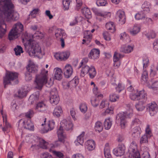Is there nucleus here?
Listing matches in <instances>:
<instances>
[{
  "instance_id": "nucleus-31",
  "label": "nucleus",
  "mask_w": 158,
  "mask_h": 158,
  "mask_svg": "<svg viewBox=\"0 0 158 158\" xmlns=\"http://www.w3.org/2000/svg\"><path fill=\"white\" fill-rule=\"evenodd\" d=\"M88 73L90 78H93L96 75L97 72L94 66H91L90 67Z\"/></svg>"
},
{
  "instance_id": "nucleus-21",
  "label": "nucleus",
  "mask_w": 158,
  "mask_h": 158,
  "mask_svg": "<svg viewBox=\"0 0 158 158\" xmlns=\"http://www.w3.org/2000/svg\"><path fill=\"white\" fill-rule=\"evenodd\" d=\"M24 127L26 129L31 131L34 130V127L33 123L31 122V119H28L25 120L23 122Z\"/></svg>"
},
{
  "instance_id": "nucleus-43",
  "label": "nucleus",
  "mask_w": 158,
  "mask_h": 158,
  "mask_svg": "<svg viewBox=\"0 0 158 158\" xmlns=\"http://www.w3.org/2000/svg\"><path fill=\"white\" fill-rule=\"evenodd\" d=\"M145 135H147L150 138L152 136V130L150 128V126L149 124H148L147 125L145 129Z\"/></svg>"
},
{
  "instance_id": "nucleus-52",
  "label": "nucleus",
  "mask_w": 158,
  "mask_h": 158,
  "mask_svg": "<svg viewBox=\"0 0 158 158\" xmlns=\"http://www.w3.org/2000/svg\"><path fill=\"white\" fill-rule=\"evenodd\" d=\"M3 121L4 127L2 128V130L4 131H6V129L10 127L11 126L9 123L7 122L6 118H4L3 117Z\"/></svg>"
},
{
  "instance_id": "nucleus-47",
  "label": "nucleus",
  "mask_w": 158,
  "mask_h": 158,
  "mask_svg": "<svg viewBox=\"0 0 158 158\" xmlns=\"http://www.w3.org/2000/svg\"><path fill=\"white\" fill-rule=\"evenodd\" d=\"M54 56L57 60H65L64 58L63 52L56 53L54 55Z\"/></svg>"
},
{
  "instance_id": "nucleus-27",
  "label": "nucleus",
  "mask_w": 158,
  "mask_h": 158,
  "mask_svg": "<svg viewBox=\"0 0 158 158\" xmlns=\"http://www.w3.org/2000/svg\"><path fill=\"white\" fill-rule=\"evenodd\" d=\"M85 132L83 131L77 137V139L75 142L76 145H78V144H79L82 145L83 144L84 142V136L85 135Z\"/></svg>"
},
{
  "instance_id": "nucleus-61",
  "label": "nucleus",
  "mask_w": 158,
  "mask_h": 158,
  "mask_svg": "<svg viewBox=\"0 0 158 158\" xmlns=\"http://www.w3.org/2000/svg\"><path fill=\"white\" fill-rule=\"evenodd\" d=\"M33 111L32 110H30L25 113V116L27 118L30 119V118L33 116Z\"/></svg>"
},
{
  "instance_id": "nucleus-38",
  "label": "nucleus",
  "mask_w": 158,
  "mask_h": 158,
  "mask_svg": "<svg viewBox=\"0 0 158 158\" xmlns=\"http://www.w3.org/2000/svg\"><path fill=\"white\" fill-rule=\"evenodd\" d=\"M145 13L141 11L136 14L135 16V19L138 20H142L145 18Z\"/></svg>"
},
{
  "instance_id": "nucleus-30",
  "label": "nucleus",
  "mask_w": 158,
  "mask_h": 158,
  "mask_svg": "<svg viewBox=\"0 0 158 158\" xmlns=\"http://www.w3.org/2000/svg\"><path fill=\"white\" fill-rule=\"evenodd\" d=\"M150 5L149 2L146 1L144 2L142 6L143 11L145 13L149 12L150 11Z\"/></svg>"
},
{
  "instance_id": "nucleus-53",
  "label": "nucleus",
  "mask_w": 158,
  "mask_h": 158,
  "mask_svg": "<svg viewBox=\"0 0 158 158\" xmlns=\"http://www.w3.org/2000/svg\"><path fill=\"white\" fill-rule=\"evenodd\" d=\"M109 103L107 101L103 100L100 104V107L101 108L108 107Z\"/></svg>"
},
{
  "instance_id": "nucleus-55",
  "label": "nucleus",
  "mask_w": 158,
  "mask_h": 158,
  "mask_svg": "<svg viewBox=\"0 0 158 158\" xmlns=\"http://www.w3.org/2000/svg\"><path fill=\"white\" fill-rule=\"evenodd\" d=\"M150 138L147 135L144 134L142 136L140 139V143L142 144L143 143H145L148 142V139Z\"/></svg>"
},
{
  "instance_id": "nucleus-2",
  "label": "nucleus",
  "mask_w": 158,
  "mask_h": 158,
  "mask_svg": "<svg viewBox=\"0 0 158 158\" xmlns=\"http://www.w3.org/2000/svg\"><path fill=\"white\" fill-rule=\"evenodd\" d=\"M126 111L125 113H119L116 117L117 121L119 122L122 129H124L127 126L126 118H131L133 115V108L132 105L128 103L126 105Z\"/></svg>"
},
{
  "instance_id": "nucleus-13",
  "label": "nucleus",
  "mask_w": 158,
  "mask_h": 158,
  "mask_svg": "<svg viewBox=\"0 0 158 158\" xmlns=\"http://www.w3.org/2000/svg\"><path fill=\"white\" fill-rule=\"evenodd\" d=\"M116 17L120 24L123 25L125 23L126 16L124 11L122 10H118L116 13Z\"/></svg>"
},
{
  "instance_id": "nucleus-35",
  "label": "nucleus",
  "mask_w": 158,
  "mask_h": 158,
  "mask_svg": "<svg viewBox=\"0 0 158 158\" xmlns=\"http://www.w3.org/2000/svg\"><path fill=\"white\" fill-rule=\"evenodd\" d=\"M112 122L110 118L105 119L104 123V125L106 129L109 130L112 124Z\"/></svg>"
},
{
  "instance_id": "nucleus-29",
  "label": "nucleus",
  "mask_w": 158,
  "mask_h": 158,
  "mask_svg": "<svg viewBox=\"0 0 158 158\" xmlns=\"http://www.w3.org/2000/svg\"><path fill=\"white\" fill-rule=\"evenodd\" d=\"M100 97L98 96L92 97L91 100V102L92 105L94 107H97L99 105Z\"/></svg>"
},
{
  "instance_id": "nucleus-50",
  "label": "nucleus",
  "mask_w": 158,
  "mask_h": 158,
  "mask_svg": "<svg viewBox=\"0 0 158 158\" xmlns=\"http://www.w3.org/2000/svg\"><path fill=\"white\" fill-rule=\"evenodd\" d=\"M96 3L98 6H105L107 4L106 0H97Z\"/></svg>"
},
{
  "instance_id": "nucleus-60",
  "label": "nucleus",
  "mask_w": 158,
  "mask_h": 158,
  "mask_svg": "<svg viewBox=\"0 0 158 158\" xmlns=\"http://www.w3.org/2000/svg\"><path fill=\"white\" fill-rule=\"evenodd\" d=\"M103 35L104 39L106 40L110 41V34L107 31H106L103 32Z\"/></svg>"
},
{
  "instance_id": "nucleus-24",
  "label": "nucleus",
  "mask_w": 158,
  "mask_h": 158,
  "mask_svg": "<svg viewBox=\"0 0 158 158\" xmlns=\"http://www.w3.org/2000/svg\"><path fill=\"white\" fill-rule=\"evenodd\" d=\"M147 100V97H146V99L145 102L141 101L140 100L139 101L138 103L135 105V108L137 110L139 111H141L143 110L145 108V103Z\"/></svg>"
},
{
  "instance_id": "nucleus-63",
  "label": "nucleus",
  "mask_w": 158,
  "mask_h": 158,
  "mask_svg": "<svg viewBox=\"0 0 158 158\" xmlns=\"http://www.w3.org/2000/svg\"><path fill=\"white\" fill-rule=\"evenodd\" d=\"M143 69L146 68L149 64V60L148 58L145 57L143 60Z\"/></svg>"
},
{
  "instance_id": "nucleus-14",
  "label": "nucleus",
  "mask_w": 158,
  "mask_h": 158,
  "mask_svg": "<svg viewBox=\"0 0 158 158\" xmlns=\"http://www.w3.org/2000/svg\"><path fill=\"white\" fill-rule=\"evenodd\" d=\"M92 38V35L89 31H86L84 32V39L83 40V44L88 45L90 42Z\"/></svg>"
},
{
  "instance_id": "nucleus-57",
  "label": "nucleus",
  "mask_w": 158,
  "mask_h": 158,
  "mask_svg": "<svg viewBox=\"0 0 158 158\" xmlns=\"http://www.w3.org/2000/svg\"><path fill=\"white\" fill-rule=\"evenodd\" d=\"M93 93L96 96H98L100 97V99H102L103 97V95L101 94H99L98 91V89L97 87H94L93 88Z\"/></svg>"
},
{
  "instance_id": "nucleus-17",
  "label": "nucleus",
  "mask_w": 158,
  "mask_h": 158,
  "mask_svg": "<svg viewBox=\"0 0 158 158\" xmlns=\"http://www.w3.org/2000/svg\"><path fill=\"white\" fill-rule=\"evenodd\" d=\"M47 108L46 104L43 101L39 102L37 104L35 107V110L39 112H44L45 111Z\"/></svg>"
},
{
  "instance_id": "nucleus-49",
  "label": "nucleus",
  "mask_w": 158,
  "mask_h": 158,
  "mask_svg": "<svg viewBox=\"0 0 158 158\" xmlns=\"http://www.w3.org/2000/svg\"><path fill=\"white\" fill-rule=\"evenodd\" d=\"M116 91L118 93H120L124 89V85L121 83H119L118 85L115 88Z\"/></svg>"
},
{
  "instance_id": "nucleus-41",
  "label": "nucleus",
  "mask_w": 158,
  "mask_h": 158,
  "mask_svg": "<svg viewBox=\"0 0 158 158\" xmlns=\"http://www.w3.org/2000/svg\"><path fill=\"white\" fill-rule=\"evenodd\" d=\"M55 125V123L53 120L49 121L48 125V128L45 130L46 132H47L48 131L52 130L54 127Z\"/></svg>"
},
{
  "instance_id": "nucleus-36",
  "label": "nucleus",
  "mask_w": 158,
  "mask_h": 158,
  "mask_svg": "<svg viewBox=\"0 0 158 158\" xmlns=\"http://www.w3.org/2000/svg\"><path fill=\"white\" fill-rule=\"evenodd\" d=\"M39 97L37 95H32L29 98L28 100L31 104L35 103L39 99Z\"/></svg>"
},
{
  "instance_id": "nucleus-48",
  "label": "nucleus",
  "mask_w": 158,
  "mask_h": 158,
  "mask_svg": "<svg viewBox=\"0 0 158 158\" xmlns=\"http://www.w3.org/2000/svg\"><path fill=\"white\" fill-rule=\"evenodd\" d=\"M148 79V73L147 71L144 70L142 74L141 79L144 82H146Z\"/></svg>"
},
{
  "instance_id": "nucleus-9",
  "label": "nucleus",
  "mask_w": 158,
  "mask_h": 158,
  "mask_svg": "<svg viewBox=\"0 0 158 158\" xmlns=\"http://www.w3.org/2000/svg\"><path fill=\"white\" fill-rule=\"evenodd\" d=\"M129 152L133 158H140V155L137 151V146L136 142L133 141L131 143L129 148Z\"/></svg>"
},
{
  "instance_id": "nucleus-8",
  "label": "nucleus",
  "mask_w": 158,
  "mask_h": 158,
  "mask_svg": "<svg viewBox=\"0 0 158 158\" xmlns=\"http://www.w3.org/2000/svg\"><path fill=\"white\" fill-rule=\"evenodd\" d=\"M18 73H16L10 72L6 73L3 78V84L4 87L6 88V85L11 84V81L17 78Z\"/></svg>"
},
{
  "instance_id": "nucleus-10",
  "label": "nucleus",
  "mask_w": 158,
  "mask_h": 158,
  "mask_svg": "<svg viewBox=\"0 0 158 158\" xmlns=\"http://www.w3.org/2000/svg\"><path fill=\"white\" fill-rule=\"evenodd\" d=\"M60 98L58 95L57 89L56 88H53L50 92V101L53 105H56L59 102Z\"/></svg>"
},
{
  "instance_id": "nucleus-16",
  "label": "nucleus",
  "mask_w": 158,
  "mask_h": 158,
  "mask_svg": "<svg viewBox=\"0 0 158 158\" xmlns=\"http://www.w3.org/2000/svg\"><path fill=\"white\" fill-rule=\"evenodd\" d=\"M93 10L95 14L98 16H101L104 18H106L110 17L111 15L110 13L109 12L100 11L94 9H93Z\"/></svg>"
},
{
  "instance_id": "nucleus-28",
  "label": "nucleus",
  "mask_w": 158,
  "mask_h": 158,
  "mask_svg": "<svg viewBox=\"0 0 158 158\" xmlns=\"http://www.w3.org/2000/svg\"><path fill=\"white\" fill-rule=\"evenodd\" d=\"M106 27L107 29L110 31L111 32H114L115 31V25L113 22L107 23L106 24Z\"/></svg>"
},
{
  "instance_id": "nucleus-25",
  "label": "nucleus",
  "mask_w": 158,
  "mask_h": 158,
  "mask_svg": "<svg viewBox=\"0 0 158 158\" xmlns=\"http://www.w3.org/2000/svg\"><path fill=\"white\" fill-rule=\"evenodd\" d=\"M133 46L128 45L127 46L123 45L120 48V52L126 53H129L131 52L133 50Z\"/></svg>"
},
{
  "instance_id": "nucleus-26",
  "label": "nucleus",
  "mask_w": 158,
  "mask_h": 158,
  "mask_svg": "<svg viewBox=\"0 0 158 158\" xmlns=\"http://www.w3.org/2000/svg\"><path fill=\"white\" fill-rule=\"evenodd\" d=\"M81 12L86 18L89 19L92 17L91 12L88 8H84L82 9Z\"/></svg>"
},
{
  "instance_id": "nucleus-64",
  "label": "nucleus",
  "mask_w": 158,
  "mask_h": 158,
  "mask_svg": "<svg viewBox=\"0 0 158 158\" xmlns=\"http://www.w3.org/2000/svg\"><path fill=\"white\" fill-rule=\"evenodd\" d=\"M129 38L128 35H127L125 32L122 33L120 34V39L121 40H126Z\"/></svg>"
},
{
  "instance_id": "nucleus-62",
  "label": "nucleus",
  "mask_w": 158,
  "mask_h": 158,
  "mask_svg": "<svg viewBox=\"0 0 158 158\" xmlns=\"http://www.w3.org/2000/svg\"><path fill=\"white\" fill-rule=\"evenodd\" d=\"M39 11L38 9H35L33 10L30 13L29 15L30 16H31L33 18L35 17V15L38 14Z\"/></svg>"
},
{
  "instance_id": "nucleus-4",
  "label": "nucleus",
  "mask_w": 158,
  "mask_h": 158,
  "mask_svg": "<svg viewBox=\"0 0 158 158\" xmlns=\"http://www.w3.org/2000/svg\"><path fill=\"white\" fill-rule=\"evenodd\" d=\"M73 125L72 123L70 121H68L66 119H64L60 123V126L57 131V135L60 139H63L64 138L66 135L64 133V129L67 131L72 130Z\"/></svg>"
},
{
  "instance_id": "nucleus-23",
  "label": "nucleus",
  "mask_w": 158,
  "mask_h": 158,
  "mask_svg": "<svg viewBox=\"0 0 158 158\" xmlns=\"http://www.w3.org/2000/svg\"><path fill=\"white\" fill-rule=\"evenodd\" d=\"M78 80L77 78H74L68 83L64 82L63 83V84L64 86L66 85L68 88H71L75 87L78 84Z\"/></svg>"
},
{
  "instance_id": "nucleus-59",
  "label": "nucleus",
  "mask_w": 158,
  "mask_h": 158,
  "mask_svg": "<svg viewBox=\"0 0 158 158\" xmlns=\"http://www.w3.org/2000/svg\"><path fill=\"white\" fill-rule=\"evenodd\" d=\"M104 153L106 158H111V156L110 154V149L108 148L104 149Z\"/></svg>"
},
{
  "instance_id": "nucleus-12",
  "label": "nucleus",
  "mask_w": 158,
  "mask_h": 158,
  "mask_svg": "<svg viewBox=\"0 0 158 158\" xmlns=\"http://www.w3.org/2000/svg\"><path fill=\"white\" fill-rule=\"evenodd\" d=\"M125 150V147L124 144H121L118 145L117 148L113 150V153L116 156H121L123 155Z\"/></svg>"
},
{
  "instance_id": "nucleus-37",
  "label": "nucleus",
  "mask_w": 158,
  "mask_h": 158,
  "mask_svg": "<svg viewBox=\"0 0 158 158\" xmlns=\"http://www.w3.org/2000/svg\"><path fill=\"white\" fill-rule=\"evenodd\" d=\"M140 31L139 26L135 25L132 30L130 31V33L132 35H135L138 33Z\"/></svg>"
},
{
  "instance_id": "nucleus-22",
  "label": "nucleus",
  "mask_w": 158,
  "mask_h": 158,
  "mask_svg": "<svg viewBox=\"0 0 158 158\" xmlns=\"http://www.w3.org/2000/svg\"><path fill=\"white\" fill-rule=\"evenodd\" d=\"M81 68V76L83 77L86 74L89 73V71L90 69V67L87 65H80L78 69Z\"/></svg>"
},
{
  "instance_id": "nucleus-44",
  "label": "nucleus",
  "mask_w": 158,
  "mask_h": 158,
  "mask_svg": "<svg viewBox=\"0 0 158 158\" xmlns=\"http://www.w3.org/2000/svg\"><path fill=\"white\" fill-rule=\"evenodd\" d=\"M22 38L23 41H28V44H30L31 42L32 41H33L34 40H32L31 39H29V37L28 35V34L26 32L24 34H23L22 35Z\"/></svg>"
},
{
  "instance_id": "nucleus-3",
  "label": "nucleus",
  "mask_w": 158,
  "mask_h": 158,
  "mask_svg": "<svg viewBox=\"0 0 158 158\" xmlns=\"http://www.w3.org/2000/svg\"><path fill=\"white\" fill-rule=\"evenodd\" d=\"M48 71L44 69L42 70L40 74L36 76L35 82L36 88L39 89H41L44 84H47L48 87H50L53 84V81L50 79V81L48 82Z\"/></svg>"
},
{
  "instance_id": "nucleus-32",
  "label": "nucleus",
  "mask_w": 158,
  "mask_h": 158,
  "mask_svg": "<svg viewBox=\"0 0 158 158\" xmlns=\"http://www.w3.org/2000/svg\"><path fill=\"white\" fill-rule=\"evenodd\" d=\"M62 112L61 107L60 106H57L55 108L53 114L54 116L59 117L62 113Z\"/></svg>"
},
{
  "instance_id": "nucleus-7",
  "label": "nucleus",
  "mask_w": 158,
  "mask_h": 158,
  "mask_svg": "<svg viewBox=\"0 0 158 158\" xmlns=\"http://www.w3.org/2000/svg\"><path fill=\"white\" fill-rule=\"evenodd\" d=\"M147 96V94L144 90L140 91L137 90L135 93H131L130 95V98L133 101L140 100L141 101L144 102L146 100Z\"/></svg>"
},
{
  "instance_id": "nucleus-39",
  "label": "nucleus",
  "mask_w": 158,
  "mask_h": 158,
  "mask_svg": "<svg viewBox=\"0 0 158 158\" xmlns=\"http://www.w3.org/2000/svg\"><path fill=\"white\" fill-rule=\"evenodd\" d=\"M95 129L96 131L100 132L102 130V124L99 121H97L96 122L95 126Z\"/></svg>"
},
{
  "instance_id": "nucleus-6",
  "label": "nucleus",
  "mask_w": 158,
  "mask_h": 158,
  "mask_svg": "<svg viewBox=\"0 0 158 158\" xmlns=\"http://www.w3.org/2000/svg\"><path fill=\"white\" fill-rule=\"evenodd\" d=\"M23 30V24L19 22L17 23L9 34V39L11 40L17 38Z\"/></svg>"
},
{
  "instance_id": "nucleus-15",
  "label": "nucleus",
  "mask_w": 158,
  "mask_h": 158,
  "mask_svg": "<svg viewBox=\"0 0 158 158\" xmlns=\"http://www.w3.org/2000/svg\"><path fill=\"white\" fill-rule=\"evenodd\" d=\"M64 74L65 77L68 78L72 75L73 69L72 67L69 64H67L63 69Z\"/></svg>"
},
{
  "instance_id": "nucleus-45",
  "label": "nucleus",
  "mask_w": 158,
  "mask_h": 158,
  "mask_svg": "<svg viewBox=\"0 0 158 158\" xmlns=\"http://www.w3.org/2000/svg\"><path fill=\"white\" fill-rule=\"evenodd\" d=\"M71 2V0H63L62 3L64 10H67L69 9Z\"/></svg>"
},
{
  "instance_id": "nucleus-58",
  "label": "nucleus",
  "mask_w": 158,
  "mask_h": 158,
  "mask_svg": "<svg viewBox=\"0 0 158 158\" xmlns=\"http://www.w3.org/2000/svg\"><path fill=\"white\" fill-rule=\"evenodd\" d=\"M58 140L55 142L54 144V146L55 147H57L59 146L60 144L61 143H64L65 141L64 139L66 138V136H65L64 138L63 139V140H62V139H60L58 135Z\"/></svg>"
},
{
  "instance_id": "nucleus-18",
  "label": "nucleus",
  "mask_w": 158,
  "mask_h": 158,
  "mask_svg": "<svg viewBox=\"0 0 158 158\" xmlns=\"http://www.w3.org/2000/svg\"><path fill=\"white\" fill-rule=\"evenodd\" d=\"M100 51L97 49L94 48L91 50L89 53V57L90 58L95 59L99 56Z\"/></svg>"
},
{
  "instance_id": "nucleus-11",
  "label": "nucleus",
  "mask_w": 158,
  "mask_h": 158,
  "mask_svg": "<svg viewBox=\"0 0 158 158\" xmlns=\"http://www.w3.org/2000/svg\"><path fill=\"white\" fill-rule=\"evenodd\" d=\"M148 110L150 115L153 116L158 111V106L157 104L154 102L149 103L148 105Z\"/></svg>"
},
{
  "instance_id": "nucleus-33",
  "label": "nucleus",
  "mask_w": 158,
  "mask_h": 158,
  "mask_svg": "<svg viewBox=\"0 0 158 158\" xmlns=\"http://www.w3.org/2000/svg\"><path fill=\"white\" fill-rule=\"evenodd\" d=\"M59 32H56L55 35L58 40H59L63 38V36H66V34L64 32V31L62 29H60L58 30Z\"/></svg>"
},
{
  "instance_id": "nucleus-42",
  "label": "nucleus",
  "mask_w": 158,
  "mask_h": 158,
  "mask_svg": "<svg viewBox=\"0 0 158 158\" xmlns=\"http://www.w3.org/2000/svg\"><path fill=\"white\" fill-rule=\"evenodd\" d=\"M48 143L43 139H40L39 141V146L40 148L46 149L47 148Z\"/></svg>"
},
{
  "instance_id": "nucleus-20",
  "label": "nucleus",
  "mask_w": 158,
  "mask_h": 158,
  "mask_svg": "<svg viewBox=\"0 0 158 158\" xmlns=\"http://www.w3.org/2000/svg\"><path fill=\"white\" fill-rule=\"evenodd\" d=\"M85 145L89 151H91L95 148V143L93 140H89L85 143Z\"/></svg>"
},
{
  "instance_id": "nucleus-19",
  "label": "nucleus",
  "mask_w": 158,
  "mask_h": 158,
  "mask_svg": "<svg viewBox=\"0 0 158 158\" xmlns=\"http://www.w3.org/2000/svg\"><path fill=\"white\" fill-rule=\"evenodd\" d=\"M54 78L55 79L60 80L62 78V71L61 69L58 68L54 69Z\"/></svg>"
},
{
  "instance_id": "nucleus-56",
  "label": "nucleus",
  "mask_w": 158,
  "mask_h": 158,
  "mask_svg": "<svg viewBox=\"0 0 158 158\" xmlns=\"http://www.w3.org/2000/svg\"><path fill=\"white\" fill-rule=\"evenodd\" d=\"M18 97L21 98L25 97L27 95V92L25 90H19L18 92Z\"/></svg>"
},
{
  "instance_id": "nucleus-54",
  "label": "nucleus",
  "mask_w": 158,
  "mask_h": 158,
  "mask_svg": "<svg viewBox=\"0 0 158 158\" xmlns=\"http://www.w3.org/2000/svg\"><path fill=\"white\" fill-rule=\"evenodd\" d=\"M81 111L85 113L87 110V107L85 103H82L81 104L79 107Z\"/></svg>"
},
{
  "instance_id": "nucleus-40",
  "label": "nucleus",
  "mask_w": 158,
  "mask_h": 158,
  "mask_svg": "<svg viewBox=\"0 0 158 158\" xmlns=\"http://www.w3.org/2000/svg\"><path fill=\"white\" fill-rule=\"evenodd\" d=\"M14 51L16 56L20 55L21 53L23 52L22 48L21 46L19 45L17 46L16 47L14 48Z\"/></svg>"
},
{
  "instance_id": "nucleus-46",
  "label": "nucleus",
  "mask_w": 158,
  "mask_h": 158,
  "mask_svg": "<svg viewBox=\"0 0 158 158\" xmlns=\"http://www.w3.org/2000/svg\"><path fill=\"white\" fill-rule=\"evenodd\" d=\"M123 56L120 54L115 52L113 56V61L114 62H118L119 60V59L123 57Z\"/></svg>"
},
{
  "instance_id": "nucleus-5",
  "label": "nucleus",
  "mask_w": 158,
  "mask_h": 158,
  "mask_svg": "<svg viewBox=\"0 0 158 158\" xmlns=\"http://www.w3.org/2000/svg\"><path fill=\"white\" fill-rule=\"evenodd\" d=\"M28 53L31 56L39 57L42 55V50L38 43L35 41L31 42L29 44Z\"/></svg>"
},
{
  "instance_id": "nucleus-51",
  "label": "nucleus",
  "mask_w": 158,
  "mask_h": 158,
  "mask_svg": "<svg viewBox=\"0 0 158 158\" xmlns=\"http://www.w3.org/2000/svg\"><path fill=\"white\" fill-rule=\"evenodd\" d=\"M119 96L114 94H111L110 96V99L112 102H115L118 99Z\"/></svg>"
},
{
  "instance_id": "nucleus-1",
  "label": "nucleus",
  "mask_w": 158,
  "mask_h": 158,
  "mask_svg": "<svg viewBox=\"0 0 158 158\" xmlns=\"http://www.w3.org/2000/svg\"><path fill=\"white\" fill-rule=\"evenodd\" d=\"M0 38L5 34L6 26L4 23L3 15L6 20L9 21L11 20L16 21L19 19V14L14 11L15 6L11 0H0Z\"/></svg>"
},
{
  "instance_id": "nucleus-34",
  "label": "nucleus",
  "mask_w": 158,
  "mask_h": 158,
  "mask_svg": "<svg viewBox=\"0 0 158 158\" xmlns=\"http://www.w3.org/2000/svg\"><path fill=\"white\" fill-rule=\"evenodd\" d=\"M28 72L29 73H35L37 71V67L35 65L29 64L27 68Z\"/></svg>"
}]
</instances>
